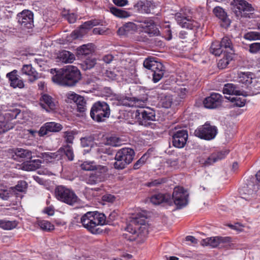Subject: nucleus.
Segmentation results:
<instances>
[{"label":"nucleus","mask_w":260,"mask_h":260,"mask_svg":"<svg viewBox=\"0 0 260 260\" xmlns=\"http://www.w3.org/2000/svg\"><path fill=\"white\" fill-rule=\"evenodd\" d=\"M216 155L212 154L205 161L204 164L206 166L210 165L216 161Z\"/></svg>","instance_id":"nucleus-58"},{"label":"nucleus","mask_w":260,"mask_h":260,"mask_svg":"<svg viewBox=\"0 0 260 260\" xmlns=\"http://www.w3.org/2000/svg\"><path fill=\"white\" fill-rule=\"evenodd\" d=\"M260 50V43H252L249 46V51L255 53Z\"/></svg>","instance_id":"nucleus-54"},{"label":"nucleus","mask_w":260,"mask_h":260,"mask_svg":"<svg viewBox=\"0 0 260 260\" xmlns=\"http://www.w3.org/2000/svg\"><path fill=\"white\" fill-rule=\"evenodd\" d=\"M239 95H236L231 99V102L235 103L237 106L241 107L245 105L246 100L244 96L239 97Z\"/></svg>","instance_id":"nucleus-44"},{"label":"nucleus","mask_w":260,"mask_h":260,"mask_svg":"<svg viewBox=\"0 0 260 260\" xmlns=\"http://www.w3.org/2000/svg\"><path fill=\"white\" fill-rule=\"evenodd\" d=\"M56 74L52 77L53 82L65 86H74L81 80V74L77 67L68 66L56 72V69H51Z\"/></svg>","instance_id":"nucleus-2"},{"label":"nucleus","mask_w":260,"mask_h":260,"mask_svg":"<svg viewBox=\"0 0 260 260\" xmlns=\"http://www.w3.org/2000/svg\"><path fill=\"white\" fill-rule=\"evenodd\" d=\"M115 216V213H111L107 220L103 213L97 212H88L81 217L80 222L83 226L91 233L99 234L103 232V230L100 226L108 224L111 221L114 220Z\"/></svg>","instance_id":"nucleus-1"},{"label":"nucleus","mask_w":260,"mask_h":260,"mask_svg":"<svg viewBox=\"0 0 260 260\" xmlns=\"http://www.w3.org/2000/svg\"><path fill=\"white\" fill-rule=\"evenodd\" d=\"M188 138L187 131L184 129L179 130L172 136L173 145L178 148L184 147Z\"/></svg>","instance_id":"nucleus-14"},{"label":"nucleus","mask_w":260,"mask_h":260,"mask_svg":"<svg viewBox=\"0 0 260 260\" xmlns=\"http://www.w3.org/2000/svg\"><path fill=\"white\" fill-rule=\"evenodd\" d=\"M223 93L227 94L240 95L242 91L238 89V87L232 83H228L224 85L223 88Z\"/></svg>","instance_id":"nucleus-28"},{"label":"nucleus","mask_w":260,"mask_h":260,"mask_svg":"<svg viewBox=\"0 0 260 260\" xmlns=\"http://www.w3.org/2000/svg\"><path fill=\"white\" fill-rule=\"evenodd\" d=\"M41 106L47 111H53L57 108V102L48 94H43L40 99Z\"/></svg>","instance_id":"nucleus-17"},{"label":"nucleus","mask_w":260,"mask_h":260,"mask_svg":"<svg viewBox=\"0 0 260 260\" xmlns=\"http://www.w3.org/2000/svg\"><path fill=\"white\" fill-rule=\"evenodd\" d=\"M231 9L237 17H250L254 11L252 5L245 0H233Z\"/></svg>","instance_id":"nucleus-8"},{"label":"nucleus","mask_w":260,"mask_h":260,"mask_svg":"<svg viewBox=\"0 0 260 260\" xmlns=\"http://www.w3.org/2000/svg\"><path fill=\"white\" fill-rule=\"evenodd\" d=\"M230 241L229 237H215L208 238L203 239L201 241L203 246H210L213 248L216 247L220 243L228 242Z\"/></svg>","instance_id":"nucleus-19"},{"label":"nucleus","mask_w":260,"mask_h":260,"mask_svg":"<svg viewBox=\"0 0 260 260\" xmlns=\"http://www.w3.org/2000/svg\"><path fill=\"white\" fill-rule=\"evenodd\" d=\"M220 43L221 44V46L222 48H224L225 50L224 51V53H229L231 54H233L234 52L233 46L231 39L228 37H223Z\"/></svg>","instance_id":"nucleus-31"},{"label":"nucleus","mask_w":260,"mask_h":260,"mask_svg":"<svg viewBox=\"0 0 260 260\" xmlns=\"http://www.w3.org/2000/svg\"><path fill=\"white\" fill-rule=\"evenodd\" d=\"M232 55V54L229 53L224 54L223 58L220 59L217 63V66L219 69H223L227 67L230 61L233 59Z\"/></svg>","instance_id":"nucleus-34"},{"label":"nucleus","mask_w":260,"mask_h":260,"mask_svg":"<svg viewBox=\"0 0 260 260\" xmlns=\"http://www.w3.org/2000/svg\"><path fill=\"white\" fill-rule=\"evenodd\" d=\"M172 103L173 99L170 95H166L164 97H162L160 100L161 105L165 108H170Z\"/></svg>","instance_id":"nucleus-43"},{"label":"nucleus","mask_w":260,"mask_h":260,"mask_svg":"<svg viewBox=\"0 0 260 260\" xmlns=\"http://www.w3.org/2000/svg\"><path fill=\"white\" fill-rule=\"evenodd\" d=\"M9 194L8 191L0 186V198L4 200H7L9 197Z\"/></svg>","instance_id":"nucleus-57"},{"label":"nucleus","mask_w":260,"mask_h":260,"mask_svg":"<svg viewBox=\"0 0 260 260\" xmlns=\"http://www.w3.org/2000/svg\"><path fill=\"white\" fill-rule=\"evenodd\" d=\"M96 64V59L94 58H87L82 63L81 66L83 70H90Z\"/></svg>","instance_id":"nucleus-36"},{"label":"nucleus","mask_w":260,"mask_h":260,"mask_svg":"<svg viewBox=\"0 0 260 260\" xmlns=\"http://www.w3.org/2000/svg\"><path fill=\"white\" fill-rule=\"evenodd\" d=\"M110 12L115 16L120 18H126L129 16L127 12L115 7L110 8Z\"/></svg>","instance_id":"nucleus-38"},{"label":"nucleus","mask_w":260,"mask_h":260,"mask_svg":"<svg viewBox=\"0 0 260 260\" xmlns=\"http://www.w3.org/2000/svg\"><path fill=\"white\" fill-rule=\"evenodd\" d=\"M213 12L214 15L221 21V25L222 27H228L230 24V20L228 18L226 13L220 7H216L214 8Z\"/></svg>","instance_id":"nucleus-23"},{"label":"nucleus","mask_w":260,"mask_h":260,"mask_svg":"<svg viewBox=\"0 0 260 260\" xmlns=\"http://www.w3.org/2000/svg\"><path fill=\"white\" fill-rule=\"evenodd\" d=\"M223 99L221 94L217 93H212L209 96L206 98L203 104L208 109H216L219 107L222 103Z\"/></svg>","instance_id":"nucleus-13"},{"label":"nucleus","mask_w":260,"mask_h":260,"mask_svg":"<svg viewBox=\"0 0 260 260\" xmlns=\"http://www.w3.org/2000/svg\"><path fill=\"white\" fill-rule=\"evenodd\" d=\"M210 52L215 56H219L223 51L220 42L215 41L211 45Z\"/></svg>","instance_id":"nucleus-32"},{"label":"nucleus","mask_w":260,"mask_h":260,"mask_svg":"<svg viewBox=\"0 0 260 260\" xmlns=\"http://www.w3.org/2000/svg\"><path fill=\"white\" fill-rule=\"evenodd\" d=\"M22 74L29 76L28 81L33 82L40 78V76L36 70L32 67L31 64H24L21 69Z\"/></svg>","instance_id":"nucleus-24"},{"label":"nucleus","mask_w":260,"mask_h":260,"mask_svg":"<svg viewBox=\"0 0 260 260\" xmlns=\"http://www.w3.org/2000/svg\"><path fill=\"white\" fill-rule=\"evenodd\" d=\"M96 165L94 161H85L81 165V168L84 171H93Z\"/></svg>","instance_id":"nucleus-42"},{"label":"nucleus","mask_w":260,"mask_h":260,"mask_svg":"<svg viewBox=\"0 0 260 260\" xmlns=\"http://www.w3.org/2000/svg\"><path fill=\"white\" fill-rule=\"evenodd\" d=\"M175 19L178 23L182 27L192 29L199 27V24L197 21L188 17L182 16L181 13H177L175 15Z\"/></svg>","instance_id":"nucleus-16"},{"label":"nucleus","mask_w":260,"mask_h":260,"mask_svg":"<svg viewBox=\"0 0 260 260\" xmlns=\"http://www.w3.org/2000/svg\"><path fill=\"white\" fill-rule=\"evenodd\" d=\"M92 49L90 44L83 45L77 49V54L80 56H86L92 53Z\"/></svg>","instance_id":"nucleus-33"},{"label":"nucleus","mask_w":260,"mask_h":260,"mask_svg":"<svg viewBox=\"0 0 260 260\" xmlns=\"http://www.w3.org/2000/svg\"><path fill=\"white\" fill-rule=\"evenodd\" d=\"M86 183L90 185H94L98 183L102 182L99 178L96 176L93 173L90 174L89 177L86 179Z\"/></svg>","instance_id":"nucleus-45"},{"label":"nucleus","mask_w":260,"mask_h":260,"mask_svg":"<svg viewBox=\"0 0 260 260\" xmlns=\"http://www.w3.org/2000/svg\"><path fill=\"white\" fill-rule=\"evenodd\" d=\"M27 183L25 181H20L14 187V189L19 192H23L27 187Z\"/></svg>","instance_id":"nucleus-49"},{"label":"nucleus","mask_w":260,"mask_h":260,"mask_svg":"<svg viewBox=\"0 0 260 260\" xmlns=\"http://www.w3.org/2000/svg\"><path fill=\"white\" fill-rule=\"evenodd\" d=\"M141 27L144 31L150 36H157L159 31L154 22L151 19H146L141 22Z\"/></svg>","instance_id":"nucleus-20"},{"label":"nucleus","mask_w":260,"mask_h":260,"mask_svg":"<svg viewBox=\"0 0 260 260\" xmlns=\"http://www.w3.org/2000/svg\"><path fill=\"white\" fill-rule=\"evenodd\" d=\"M244 38L248 40H260V32L251 31L244 35Z\"/></svg>","instance_id":"nucleus-47"},{"label":"nucleus","mask_w":260,"mask_h":260,"mask_svg":"<svg viewBox=\"0 0 260 260\" xmlns=\"http://www.w3.org/2000/svg\"><path fill=\"white\" fill-rule=\"evenodd\" d=\"M14 159L20 161V159H29L32 157L31 151L23 148H16L11 150Z\"/></svg>","instance_id":"nucleus-21"},{"label":"nucleus","mask_w":260,"mask_h":260,"mask_svg":"<svg viewBox=\"0 0 260 260\" xmlns=\"http://www.w3.org/2000/svg\"><path fill=\"white\" fill-rule=\"evenodd\" d=\"M124 26L127 30V33L135 28V24L132 22L126 23L124 25Z\"/></svg>","instance_id":"nucleus-64"},{"label":"nucleus","mask_w":260,"mask_h":260,"mask_svg":"<svg viewBox=\"0 0 260 260\" xmlns=\"http://www.w3.org/2000/svg\"><path fill=\"white\" fill-rule=\"evenodd\" d=\"M176 92L181 99H183L187 92V90L185 88L181 87L177 89Z\"/></svg>","instance_id":"nucleus-60"},{"label":"nucleus","mask_w":260,"mask_h":260,"mask_svg":"<svg viewBox=\"0 0 260 260\" xmlns=\"http://www.w3.org/2000/svg\"><path fill=\"white\" fill-rule=\"evenodd\" d=\"M115 5L119 7H122L126 5L128 1L127 0H113Z\"/></svg>","instance_id":"nucleus-63"},{"label":"nucleus","mask_w":260,"mask_h":260,"mask_svg":"<svg viewBox=\"0 0 260 260\" xmlns=\"http://www.w3.org/2000/svg\"><path fill=\"white\" fill-rule=\"evenodd\" d=\"M42 161L40 159L26 161L22 164V169L25 171H34L39 168Z\"/></svg>","instance_id":"nucleus-26"},{"label":"nucleus","mask_w":260,"mask_h":260,"mask_svg":"<svg viewBox=\"0 0 260 260\" xmlns=\"http://www.w3.org/2000/svg\"><path fill=\"white\" fill-rule=\"evenodd\" d=\"M155 59L154 57L150 56L146 58L143 62L144 67L153 72L152 80L154 83L158 82L162 78L165 71L162 64Z\"/></svg>","instance_id":"nucleus-6"},{"label":"nucleus","mask_w":260,"mask_h":260,"mask_svg":"<svg viewBox=\"0 0 260 260\" xmlns=\"http://www.w3.org/2000/svg\"><path fill=\"white\" fill-rule=\"evenodd\" d=\"M38 225L43 231L50 232L54 229V226L47 220H40L38 221Z\"/></svg>","instance_id":"nucleus-37"},{"label":"nucleus","mask_w":260,"mask_h":260,"mask_svg":"<svg viewBox=\"0 0 260 260\" xmlns=\"http://www.w3.org/2000/svg\"><path fill=\"white\" fill-rule=\"evenodd\" d=\"M108 141L110 145L114 147L119 146L122 144L121 139L117 137H111Z\"/></svg>","instance_id":"nucleus-51"},{"label":"nucleus","mask_w":260,"mask_h":260,"mask_svg":"<svg viewBox=\"0 0 260 260\" xmlns=\"http://www.w3.org/2000/svg\"><path fill=\"white\" fill-rule=\"evenodd\" d=\"M17 225L15 221L0 220V227L6 230H10L15 228Z\"/></svg>","instance_id":"nucleus-35"},{"label":"nucleus","mask_w":260,"mask_h":260,"mask_svg":"<svg viewBox=\"0 0 260 260\" xmlns=\"http://www.w3.org/2000/svg\"><path fill=\"white\" fill-rule=\"evenodd\" d=\"M150 202L154 205H159L162 203H165L168 205H173L171 196L170 194L166 193H157L152 196L150 198Z\"/></svg>","instance_id":"nucleus-18"},{"label":"nucleus","mask_w":260,"mask_h":260,"mask_svg":"<svg viewBox=\"0 0 260 260\" xmlns=\"http://www.w3.org/2000/svg\"><path fill=\"white\" fill-rule=\"evenodd\" d=\"M55 197L59 201L73 206L79 200L74 191L63 185H58L54 190Z\"/></svg>","instance_id":"nucleus-5"},{"label":"nucleus","mask_w":260,"mask_h":260,"mask_svg":"<svg viewBox=\"0 0 260 260\" xmlns=\"http://www.w3.org/2000/svg\"><path fill=\"white\" fill-rule=\"evenodd\" d=\"M100 24V21L98 20H91L84 22L81 26L87 32L88 30L91 28L92 27L98 25Z\"/></svg>","instance_id":"nucleus-46"},{"label":"nucleus","mask_w":260,"mask_h":260,"mask_svg":"<svg viewBox=\"0 0 260 260\" xmlns=\"http://www.w3.org/2000/svg\"><path fill=\"white\" fill-rule=\"evenodd\" d=\"M74 133L73 131H66L64 132V138H65L66 141L68 143H73V140L74 139Z\"/></svg>","instance_id":"nucleus-50"},{"label":"nucleus","mask_w":260,"mask_h":260,"mask_svg":"<svg viewBox=\"0 0 260 260\" xmlns=\"http://www.w3.org/2000/svg\"><path fill=\"white\" fill-rule=\"evenodd\" d=\"M229 153L228 151H221L217 153L213 154L214 155H216L217 156L216 158V161L218 160H220L224 158L225 155Z\"/></svg>","instance_id":"nucleus-61"},{"label":"nucleus","mask_w":260,"mask_h":260,"mask_svg":"<svg viewBox=\"0 0 260 260\" xmlns=\"http://www.w3.org/2000/svg\"><path fill=\"white\" fill-rule=\"evenodd\" d=\"M253 74L249 72H241L239 75V82L244 84L249 87L252 83L254 79L252 78Z\"/></svg>","instance_id":"nucleus-29"},{"label":"nucleus","mask_w":260,"mask_h":260,"mask_svg":"<svg viewBox=\"0 0 260 260\" xmlns=\"http://www.w3.org/2000/svg\"><path fill=\"white\" fill-rule=\"evenodd\" d=\"M139 124L145 126H148L152 124L151 121L155 120V111L149 108L145 109L138 110L136 111Z\"/></svg>","instance_id":"nucleus-11"},{"label":"nucleus","mask_w":260,"mask_h":260,"mask_svg":"<svg viewBox=\"0 0 260 260\" xmlns=\"http://www.w3.org/2000/svg\"><path fill=\"white\" fill-rule=\"evenodd\" d=\"M60 149H62L61 155L62 153H64L69 160L72 161L74 159V155L73 150L71 146L67 145L63 146V147H61Z\"/></svg>","instance_id":"nucleus-39"},{"label":"nucleus","mask_w":260,"mask_h":260,"mask_svg":"<svg viewBox=\"0 0 260 260\" xmlns=\"http://www.w3.org/2000/svg\"><path fill=\"white\" fill-rule=\"evenodd\" d=\"M130 222L125 230L129 233L135 234L143 233L144 235L148 234L146 221L144 216L137 215L131 218Z\"/></svg>","instance_id":"nucleus-7"},{"label":"nucleus","mask_w":260,"mask_h":260,"mask_svg":"<svg viewBox=\"0 0 260 260\" xmlns=\"http://www.w3.org/2000/svg\"><path fill=\"white\" fill-rule=\"evenodd\" d=\"M62 126L54 122H46L44 125L41 127L38 132L40 136H44L48 134L49 132L56 133L60 131Z\"/></svg>","instance_id":"nucleus-15"},{"label":"nucleus","mask_w":260,"mask_h":260,"mask_svg":"<svg viewBox=\"0 0 260 260\" xmlns=\"http://www.w3.org/2000/svg\"><path fill=\"white\" fill-rule=\"evenodd\" d=\"M87 32L81 25L77 29L73 31L71 34V37L73 39H77L82 38Z\"/></svg>","instance_id":"nucleus-41"},{"label":"nucleus","mask_w":260,"mask_h":260,"mask_svg":"<svg viewBox=\"0 0 260 260\" xmlns=\"http://www.w3.org/2000/svg\"><path fill=\"white\" fill-rule=\"evenodd\" d=\"M33 13L28 10H24L17 14L18 21L21 26L31 28L34 26Z\"/></svg>","instance_id":"nucleus-12"},{"label":"nucleus","mask_w":260,"mask_h":260,"mask_svg":"<svg viewBox=\"0 0 260 260\" xmlns=\"http://www.w3.org/2000/svg\"><path fill=\"white\" fill-rule=\"evenodd\" d=\"M106 31L107 29H106L105 28L102 27H95L93 28V29L92 30L93 34L100 35H106Z\"/></svg>","instance_id":"nucleus-59"},{"label":"nucleus","mask_w":260,"mask_h":260,"mask_svg":"<svg viewBox=\"0 0 260 260\" xmlns=\"http://www.w3.org/2000/svg\"><path fill=\"white\" fill-rule=\"evenodd\" d=\"M61 151L62 149H59L55 152H50L51 161H52L54 159H60L61 157Z\"/></svg>","instance_id":"nucleus-55"},{"label":"nucleus","mask_w":260,"mask_h":260,"mask_svg":"<svg viewBox=\"0 0 260 260\" xmlns=\"http://www.w3.org/2000/svg\"><path fill=\"white\" fill-rule=\"evenodd\" d=\"M135 155L134 150L131 148L124 147L119 150L115 156L114 168L119 170L124 169L132 162Z\"/></svg>","instance_id":"nucleus-3"},{"label":"nucleus","mask_w":260,"mask_h":260,"mask_svg":"<svg viewBox=\"0 0 260 260\" xmlns=\"http://www.w3.org/2000/svg\"><path fill=\"white\" fill-rule=\"evenodd\" d=\"M67 19L70 23H74L77 19V16L74 13L69 14L67 16Z\"/></svg>","instance_id":"nucleus-62"},{"label":"nucleus","mask_w":260,"mask_h":260,"mask_svg":"<svg viewBox=\"0 0 260 260\" xmlns=\"http://www.w3.org/2000/svg\"><path fill=\"white\" fill-rule=\"evenodd\" d=\"M93 171L94 175L98 176L103 182L107 177L108 168L106 166L96 165Z\"/></svg>","instance_id":"nucleus-27"},{"label":"nucleus","mask_w":260,"mask_h":260,"mask_svg":"<svg viewBox=\"0 0 260 260\" xmlns=\"http://www.w3.org/2000/svg\"><path fill=\"white\" fill-rule=\"evenodd\" d=\"M188 194L182 187H176L174 189L172 202L176 206L177 209H181L188 204Z\"/></svg>","instance_id":"nucleus-10"},{"label":"nucleus","mask_w":260,"mask_h":260,"mask_svg":"<svg viewBox=\"0 0 260 260\" xmlns=\"http://www.w3.org/2000/svg\"><path fill=\"white\" fill-rule=\"evenodd\" d=\"M118 101L120 105L128 107H138L139 106V103L141 102L140 100L135 98L126 96L121 97L118 99Z\"/></svg>","instance_id":"nucleus-25"},{"label":"nucleus","mask_w":260,"mask_h":260,"mask_svg":"<svg viewBox=\"0 0 260 260\" xmlns=\"http://www.w3.org/2000/svg\"><path fill=\"white\" fill-rule=\"evenodd\" d=\"M164 182L162 179H158L152 180L150 182L146 183V185L148 187L156 186Z\"/></svg>","instance_id":"nucleus-56"},{"label":"nucleus","mask_w":260,"mask_h":260,"mask_svg":"<svg viewBox=\"0 0 260 260\" xmlns=\"http://www.w3.org/2000/svg\"><path fill=\"white\" fill-rule=\"evenodd\" d=\"M110 112V107L107 103L98 101L92 105L90 114L93 120L100 122L109 118Z\"/></svg>","instance_id":"nucleus-4"},{"label":"nucleus","mask_w":260,"mask_h":260,"mask_svg":"<svg viewBox=\"0 0 260 260\" xmlns=\"http://www.w3.org/2000/svg\"><path fill=\"white\" fill-rule=\"evenodd\" d=\"M249 88L253 94L260 93V78H254Z\"/></svg>","instance_id":"nucleus-40"},{"label":"nucleus","mask_w":260,"mask_h":260,"mask_svg":"<svg viewBox=\"0 0 260 260\" xmlns=\"http://www.w3.org/2000/svg\"><path fill=\"white\" fill-rule=\"evenodd\" d=\"M217 127L215 126L211 125L207 122L199 126L194 132L195 136L206 140L213 139L217 135Z\"/></svg>","instance_id":"nucleus-9"},{"label":"nucleus","mask_w":260,"mask_h":260,"mask_svg":"<svg viewBox=\"0 0 260 260\" xmlns=\"http://www.w3.org/2000/svg\"><path fill=\"white\" fill-rule=\"evenodd\" d=\"M17 71L13 70L8 73L6 76L9 79L10 86L14 88H22L24 87V84L22 80L19 78V76L17 74Z\"/></svg>","instance_id":"nucleus-22"},{"label":"nucleus","mask_w":260,"mask_h":260,"mask_svg":"<svg viewBox=\"0 0 260 260\" xmlns=\"http://www.w3.org/2000/svg\"><path fill=\"white\" fill-rule=\"evenodd\" d=\"M13 127V126L11 124L2 122L0 123V134L4 133L10 129H12Z\"/></svg>","instance_id":"nucleus-52"},{"label":"nucleus","mask_w":260,"mask_h":260,"mask_svg":"<svg viewBox=\"0 0 260 260\" xmlns=\"http://www.w3.org/2000/svg\"><path fill=\"white\" fill-rule=\"evenodd\" d=\"M147 155L144 154L139 160H138L134 165V169L135 170L139 169L142 166L147 159Z\"/></svg>","instance_id":"nucleus-48"},{"label":"nucleus","mask_w":260,"mask_h":260,"mask_svg":"<svg viewBox=\"0 0 260 260\" xmlns=\"http://www.w3.org/2000/svg\"><path fill=\"white\" fill-rule=\"evenodd\" d=\"M97 151L99 153H103L104 154H108V155H112L114 153V151L110 147H101L97 149Z\"/></svg>","instance_id":"nucleus-53"},{"label":"nucleus","mask_w":260,"mask_h":260,"mask_svg":"<svg viewBox=\"0 0 260 260\" xmlns=\"http://www.w3.org/2000/svg\"><path fill=\"white\" fill-rule=\"evenodd\" d=\"M58 57L59 60L64 63H72L75 59L74 54L66 50L60 52Z\"/></svg>","instance_id":"nucleus-30"}]
</instances>
